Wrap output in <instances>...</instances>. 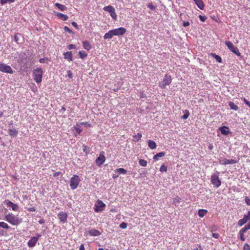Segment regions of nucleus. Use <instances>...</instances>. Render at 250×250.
Wrapping results in <instances>:
<instances>
[{"mask_svg":"<svg viewBox=\"0 0 250 250\" xmlns=\"http://www.w3.org/2000/svg\"><path fill=\"white\" fill-rule=\"evenodd\" d=\"M4 219L13 226H17L22 222V219L19 217L17 215H15L12 213H9L6 214Z\"/></svg>","mask_w":250,"mask_h":250,"instance_id":"1","label":"nucleus"},{"mask_svg":"<svg viewBox=\"0 0 250 250\" xmlns=\"http://www.w3.org/2000/svg\"><path fill=\"white\" fill-rule=\"evenodd\" d=\"M43 71L41 68H37L33 71V79L37 83H40L42 81Z\"/></svg>","mask_w":250,"mask_h":250,"instance_id":"2","label":"nucleus"},{"mask_svg":"<svg viewBox=\"0 0 250 250\" xmlns=\"http://www.w3.org/2000/svg\"><path fill=\"white\" fill-rule=\"evenodd\" d=\"M81 182L79 176L77 175H74L70 180V187L72 190L76 189Z\"/></svg>","mask_w":250,"mask_h":250,"instance_id":"3","label":"nucleus"},{"mask_svg":"<svg viewBox=\"0 0 250 250\" xmlns=\"http://www.w3.org/2000/svg\"><path fill=\"white\" fill-rule=\"evenodd\" d=\"M172 79L171 76L166 74L162 81L159 83V86L162 88H165L166 86L171 83Z\"/></svg>","mask_w":250,"mask_h":250,"instance_id":"4","label":"nucleus"},{"mask_svg":"<svg viewBox=\"0 0 250 250\" xmlns=\"http://www.w3.org/2000/svg\"><path fill=\"white\" fill-rule=\"evenodd\" d=\"M216 173L217 174H214L211 175V182L214 187L218 188L221 186V181L219 177V172L217 171Z\"/></svg>","mask_w":250,"mask_h":250,"instance_id":"5","label":"nucleus"},{"mask_svg":"<svg viewBox=\"0 0 250 250\" xmlns=\"http://www.w3.org/2000/svg\"><path fill=\"white\" fill-rule=\"evenodd\" d=\"M225 44L229 49V50H230L235 55H237L238 56H240L241 55L238 49L235 47L231 42L230 41H226Z\"/></svg>","mask_w":250,"mask_h":250,"instance_id":"6","label":"nucleus"},{"mask_svg":"<svg viewBox=\"0 0 250 250\" xmlns=\"http://www.w3.org/2000/svg\"><path fill=\"white\" fill-rule=\"evenodd\" d=\"M105 207V204H104L102 201L98 200L95 203L94 206V210L96 212H99L104 210Z\"/></svg>","mask_w":250,"mask_h":250,"instance_id":"7","label":"nucleus"},{"mask_svg":"<svg viewBox=\"0 0 250 250\" xmlns=\"http://www.w3.org/2000/svg\"><path fill=\"white\" fill-rule=\"evenodd\" d=\"M0 71L3 73L13 74L14 71L10 65L0 62Z\"/></svg>","mask_w":250,"mask_h":250,"instance_id":"8","label":"nucleus"},{"mask_svg":"<svg viewBox=\"0 0 250 250\" xmlns=\"http://www.w3.org/2000/svg\"><path fill=\"white\" fill-rule=\"evenodd\" d=\"M41 236V235L40 234H37V236L32 237L29 240L27 243V245L29 248H33L34 247L37 243L38 242L39 238Z\"/></svg>","mask_w":250,"mask_h":250,"instance_id":"9","label":"nucleus"},{"mask_svg":"<svg viewBox=\"0 0 250 250\" xmlns=\"http://www.w3.org/2000/svg\"><path fill=\"white\" fill-rule=\"evenodd\" d=\"M219 164L222 165H233L236 164L237 161L233 159H227L225 158H222L219 161Z\"/></svg>","mask_w":250,"mask_h":250,"instance_id":"10","label":"nucleus"},{"mask_svg":"<svg viewBox=\"0 0 250 250\" xmlns=\"http://www.w3.org/2000/svg\"><path fill=\"white\" fill-rule=\"evenodd\" d=\"M4 204L7 207H10L13 211H18L19 210V206L18 205L14 204L9 200H5Z\"/></svg>","mask_w":250,"mask_h":250,"instance_id":"11","label":"nucleus"},{"mask_svg":"<svg viewBox=\"0 0 250 250\" xmlns=\"http://www.w3.org/2000/svg\"><path fill=\"white\" fill-rule=\"evenodd\" d=\"M114 36L123 35L126 32V30L124 27H119L118 28L112 29Z\"/></svg>","mask_w":250,"mask_h":250,"instance_id":"12","label":"nucleus"},{"mask_svg":"<svg viewBox=\"0 0 250 250\" xmlns=\"http://www.w3.org/2000/svg\"><path fill=\"white\" fill-rule=\"evenodd\" d=\"M105 161V157L102 153H100L99 157L95 160V163L98 166H100L104 164Z\"/></svg>","mask_w":250,"mask_h":250,"instance_id":"13","label":"nucleus"},{"mask_svg":"<svg viewBox=\"0 0 250 250\" xmlns=\"http://www.w3.org/2000/svg\"><path fill=\"white\" fill-rule=\"evenodd\" d=\"M60 221L62 223H65L67 221V214L64 212H61L58 215Z\"/></svg>","mask_w":250,"mask_h":250,"instance_id":"14","label":"nucleus"},{"mask_svg":"<svg viewBox=\"0 0 250 250\" xmlns=\"http://www.w3.org/2000/svg\"><path fill=\"white\" fill-rule=\"evenodd\" d=\"M87 233L91 236H98L101 234V232L99 230L94 229L88 230Z\"/></svg>","mask_w":250,"mask_h":250,"instance_id":"15","label":"nucleus"},{"mask_svg":"<svg viewBox=\"0 0 250 250\" xmlns=\"http://www.w3.org/2000/svg\"><path fill=\"white\" fill-rule=\"evenodd\" d=\"M218 130L224 135H228L229 131V128L226 126H222L218 128Z\"/></svg>","mask_w":250,"mask_h":250,"instance_id":"16","label":"nucleus"},{"mask_svg":"<svg viewBox=\"0 0 250 250\" xmlns=\"http://www.w3.org/2000/svg\"><path fill=\"white\" fill-rule=\"evenodd\" d=\"M9 135L12 137H16L18 134V131L14 128H9L8 130Z\"/></svg>","mask_w":250,"mask_h":250,"instance_id":"17","label":"nucleus"},{"mask_svg":"<svg viewBox=\"0 0 250 250\" xmlns=\"http://www.w3.org/2000/svg\"><path fill=\"white\" fill-rule=\"evenodd\" d=\"M197 7L201 10H203L205 4L202 0H193Z\"/></svg>","mask_w":250,"mask_h":250,"instance_id":"18","label":"nucleus"},{"mask_svg":"<svg viewBox=\"0 0 250 250\" xmlns=\"http://www.w3.org/2000/svg\"><path fill=\"white\" fill-rule=\"evenodd\" d=\"M114 36V35L113 30H110L104 34V38L105 40L111 39Z\"/></svg>","mask_w":250,"mask_h":250,"instance_id":"19","label":"nucleus"},{"mask_svg":"<svg viewBox=\"0 0 250 250\" xmlns=\"http://www.w3.org/2000/svg\"><path fill=\"white\" fill-rule=\"evenodd\" d=\"M60 19L62 20V21H65L67 20L68 17L67 15L63 14L62 13L57 12L55 14Z\"/></svg>","mask_w":250,"mask_h":250,"instance_id":"20","label":"nucleus"},{"mask_svg":"<svg viewBox=\"0 0 250 250\" xmlns=\"http://www.w3.org/2000/svg\"><path fill=\"white\" fill-rule=\"evenodd\" d=\"M165 155L166 153L165 152H161L155 155L153 159L155 161H156L159 160V158L163 157L165 156Z\"/></svg>","mask_w":250,"mask_h":250,"instance_id":"21","label":"nucleus"},{"mask_svg":"<svg viewBox=\"0 0 250 250\" xmlns=\"http://www.w3.org/2000/svg\"><path fill=\"white\" fill-rule=\"evenodd\" d=\"M83 48L87 50V51H89L92 48L91 45L90 44V43L87 41H85L83 42Z\"/></svg>","mask_w":250,"mask_h":250,"instance_id":"22","label":"nucleus"},{"mask_svg":"<svg viewBox=\"0 0 250 250\" xmlns=\"http://www.w3.org/2000/svg\"><path fill=\"white\" fill-rule=\"evenodd\" d=\"M64 58L69 61L72 60V54L71 52H66L63 54Z\"/></svg>","mask_w":250,"mask_h":250,"instance_id":"23","label":"nucleus"},{"mask_svg":"<svg viewBox=\"0 0 250 250\" xmlns=\"http://www.w3.org/2000/svg\"><path fill=\"white\" fill-rule=\"evenodd\" d=\"M228 104H229V105L231 109L235 110V111H237L238 110V109H239L238 106L237 105L235 104L234 103H233L232 102H229Z\"/></svg>","mask_w":250,"mask_h":250,"instance_id":"24","label":"nucleus"},{"mask_svg":"<svg viewBox=\"0 0 250 250\" xmlns=\"http://www.w3.org/2000/svg\"><path fill=\"white\" fill-rule=\"evenodd\" d=\"M148 146L151 149H154L156 148V146H157V145L156 144V143L152 141V140H149L148 141Z\"/></svg>","mask_w":250,"mask_h":250,"instance_id":"25","label":"nucleus"},{"mask_svg":"<svg viewBox=\"0 0 250 250\" xmlns=\"http://www.w3.org/2000/svg\"><path fill=\"white\" fill-rule=\"evenodd\" d=\"M55 6L62 11H64L67 9L66 6L59 3H55Z\"/></svg>","mask_w":250,"mask_h":250,"instance_id":"26","label":"nucleus"},{"mask_svg":"<svg viewBox=\"0 0 250 250\" xmlns=\"http://www.w3.org/2000/svg\"><path fill=\"white\" fill-rule=\"evenodd\" d=\"M210 56L214 58L217 62L219 63L222 62V58L219 56L212 53L210 54Z\"/></svg>","mask_w":250,"mask_h":250,"instance_id":"27","label":"nucleus"},{"mask_svg":"<svg viewBox=\"0 0 250 250\" xmlns=\"http://www.w3.org/2000/svg\"><path fill=\"white\" fill-rule=\"evenodd\" d=\"M208 211L205 209H199L198 211V215L200 217H203L207 213Z\"/></svg>","mask_w":250,"mask_h":250,"instance_id":"28","label":"nucleus"},{"mask_svg":"<svg viewBox=\"0 0 250 250\" xmlns=\"http://www.w3.org/2000/svg\"><path fill=\"white\" fill-rule=\"evenodd\" d=\"M142 137V134L140 133H138L137 134L133 136V141L135 142H137L141 139Z\"/></svg>","mask_w":250,"mask_h":250,"instance_id":"29","label":"nucleus"},{"mask_svg":"<svg viewBox=\"0 0 250 250\" xmlns=\"http://www.w3.org/2000/svg\"><path fill=\"white\" fill-rule=\"evenodd\" d=\"M0 227H1L6 229H9L10 228V226L6 223L4 222H0Z\"/></svg>","mask_w":250,"mask_h":250,"instance_id":"30","label":"nucleus"},{"mask_svg":"<svg viewBox=\"0 0 250 250\" xmlns=\"http://www.w3.org/2000/svg\"><path fill=\"white\" fill-rule=\"evenodd\" d=\"M115 171L117 172L119 174H126L127 170L123 168H119L117 169Z\"/></svg>","mask_w":250,"mask_h":250,"instance_id":"31","label":"nucleus"},{"mask_svg":"<svg viewBox=\"0 0 250 250\" xmlns=\"http://www.w3.org/2000/svg\"><path fill=\"white\" fill-rule=\"evenodd\" d=\"M113 9H114V8L111 5L105 6L103 8L104 11H107V12H109V13L111 12V11H112V10Z\"/></svg>","mask_w":250,"mask_h":250,"instance_id":"32","label":"nucleus"},{"mask_svg":"<svg viewBox=\"0 0 250 250\" xmlns=\"http://www.w3.org/2000/svg\"><path fill=\"white\" fill-rule=\"evenodd\" d=\"M247 222L246 221V220L243 218L241 219H240L238 222V225L239 227H242L245 224H246Z\"/></svg>","mask_w":250,"mask_h":250,"instance_id":"33","label":"nucleus"},{"mask_svg":"<svg viewBox=\"0 0 250 250\" xmlns=\"http://www.w3.org/2000/svg\"><path fill=\"white\" fill-rule=\"evenodd\" d=\"M181 198L178 196L175 197L173 199V202L175 204V205L177 206L181 202Z\"/></svg>","mask_w":250,"mask_h":250,"instance_id":"34","label":"nucleus"},{"mask_svg":"<svg viewBox=\"0 0 250 250\" xmlns=\"http://www.w3.org/2000/svg\"><path fill=\"white\" fill-rule=\"evenodd\" d=\"M250 229V227L248 225L245 226L244 228H243L241 229H240V231L242 233H245L248 230Z\"/></svg>","mask_w":250,"mask_h":250,"instance_id":"35","label":"nucleus"},{"mask_svg":"<svg viewBox=\"0 0 250 250\" xmlns=\"http://www.w3.org/2000/svg\"><path fill=\"white\" fill-rule=\"evenodd\" d=\"M15 0H0V3L1 5H4L6 3H12L15 1Z\"/></svg>","mask_w":250,"mask_h":250,"instance_id":"36","label":"nucleus"},{"mask_svg":"<svg viewBox=\"0 0 250 250\" xmlns=\"http://www.w3.org/2000/svg\"><path fill=\"white\" fill-rule=\"evenodd\" d=\"M21 36V34H18V33L16 34L15 35V36H14V41H15L16 43H19V40H20V38Z\"/></svg>","mask_w":250,"mask_h":250,"instance_id":"37","label":"nucleus"},{"mask_svg":"<svg viewBox=\"0 0 250 250\" xmlns=\"http://www.w3.org/2000/svg\"><path fill=\"white\" fill-rule=\"evenodd\" d=\"M79 54L80 55V58L82 59H83L86 57L87 55V54L84 51H79Z\"/></svg>","mask_w":250,"mask_h":250,"instance_id":"38","label":"nucleus"},{"mask_svg":"<svg viewBox=\"0 0 250 250\" xmlns=\"http://www.w3.org/2000/svg\"><path fill=\"white\" fill-rule=\"evenodd\" d=\"M139 163L140 165H141L142 167H146V166L147 165V162L146 160L143 159L140 160L139 161Z\"/></svg>","mask_w":250,"mask_h":250,"instance_id":"39","label":"nucleus"},{"mask_svg":"<svg viewBox=\"0 0 250 250\" xmlns=\"http://www.w3.org/2000/svg\"><path fill=\"white\" fill-rule=\"evenodd\" d=\"M83 150L86 154H88L89 152V148L83 145Z\"/></svg>","mask_w":250,"mask_h":250,"instance_id":"40","label":"nucleus"},{"mask_svg":"<svg viewBox=\"0 0 250 250\" xmlns=\"http://www.w3.org/2000/svg\"><path fill=\"white\" fill-rule=\"evenodd\" d=\"M189 115V112L188 110L185 111V113L184 115L182 116V118L183 119H187Z\"/></svg>","mask_w":250,"mask_h":250,"instance_id":"41","label":"nucleus"},{"mask_svg":"<svg viewBox=\"0 0 250 250\" xmlns=\"http://www.w3.org/2000/svg\"><path fill=\"white\" fill-rule=\"evenodd\" d=\"M243 218L247 222L250 220V211H249L247 215H244Z\"/></svg>","mask_w":250,"mask_h":250,"instance_id":"42","label":"nucleus"},{"mask_svg":"<svg viewBox=\"0 0 250 250\" xmlns=\"http://www.w3.org/2000/svg\"><path fill=\"white\" fill-rule=\"evenodd\" d=\"M167 170V167L164 165H162L160 168V171L161 172H166Z\"/></svg>","mask_w":250,"mask_h":250,"instance_id":"43","label":"nucleus"},{"mask_svg":"<svg viewBox=\"0 0 250 250\" xmlns=\"http://www.w3.org/2000/svg\"><path fill=\"white\" fill-rule=\"evenodd\" d=\"M147 7L150 9L151 10H154L156 9V6H154L152 3H148Z\"/></svg>","mask_w":250,"mask_h":250,"instance_id":"44","label":"nucleus"},{"mask_svg":"<svg viewBox=\"0 0 250 250\" xmlns=\"http://www.w3.org/2000/svg\"><path fill=\"white\" fill-rule=\"evenodd\" d=\"M127 226V223H126L125 222H122L120 225V228L122 229H124L126 228Z\"/></svg>","mask_w":250,"mask_h":250,"instance_id":"45","label":"nucleus"},{"mask_svg":"<svg viewBox=\"0 0 250 250\" xmlns=\"http://www.w3.org/2000/svg\"><path fill=\"white\" fill-rule=\"evenodd\" d=\"M63 29H64V30L65 32H68V33H69L70 34H73V33L71 29H70L67 26H65Z\"/></svg>","mask_w":250,"mask_h":250,"instance_id":"46","label":"nucleus"},{"mask_svg":"<svg viewBox=\"0 0 250 250\" xmlns=\"http://www.w3.org/2000/svg\"><path fill=\"white\" fill-rule=\"evenodd\" d=\"M245 201L247 205L250 206V198L249 197L246 196L245 197Z\"/></svg>","mask_w":250,"mask_h":250,"instance_id":"47","label":"nucleus"},{"mask_svg":"<svg viewBox=\"0 0 250 250\" xmlns=\"http://www.w3.org/2000/svg\"><path fill=\"white\" fill-rule=\"evenodd\" d=\"M244 233H241L240 231H239V234L240 235V239L242 241H244L245 240V238L244 236Z\"/></svg>","mask_w":250,"mask_h":250,"instance_id":"48","label":"nucleus"},{"mask_svg":"<svg viewBox=\"0 0 250 250\" xmlns=\"http://www.w3.org/2000/svg\"><path fill=\"white\" fill-rule=\"evenodd\" d=\"M75 129H76L77 133L79 134H80L82 131V129L81 128V127L80 126H76L75 127Z\"/></svg>","mask_w":250,"mask_h":250,"instance_id":"49","label":"nucleus"},{"mask_svg":"<svg viewBox=\"0 0 250 250\" xmlns=\"http://www.w3.org/2000/svg\"><path fill=\"white\" fill-rule=\"evenodd\" d=\"M243 250H250V247L248 244L246 243L245 244L244 248H243Z\"/></svg>","mask_w":250,"mask_h":250,"instance_id":"50","label":"nucleus"},{"mask_svg":"<svg viewBox=\"0 0 250 250\" xmlns=\"http://www.w3.org/2000/svg\"><path fill=\"white\" fill-rule=\"evenodd\" d=\"M199 18L200 19V20H201V21H205L206 19H207V17H205V16H201V15H199Z\"/></svg>","mask_w":250,"mask_h":250,"instance_id":"51","label":"nucleus"},{"mask_svg":"<svg viewBox=\"0 0 250 250\" xmlns=\"http://www.w3.org/2000/svg\"><path fill=\"white\" fill-rule=\"evenodd\" d=\"M110 16H111V17H112V18L113 19H114V20H116V19H117V14H116V13L115 11L114 13H113V14H111V15H110Z\"/></svg>","mask_w":250,"mask_h":250,"instance_id":"52","label":"nucleus"},{"mask_svg":"<svg viewBox=\"0 0 250 250\" xmlns=\"http://www.w3.org/2000/svg\"><path fill=\"white\" fill-rule=\"evenodd\" d=\"M67 77H69V78H72V72L70 70H68L67 71Z\"/></svg>","mask_w":250,"mask_h":250,"instance_id":"53","label":"nucleus"},{"mask_svg":"<svg viewBox=\"0 0 250 250\" xmlns=\"http://www.w3.org/2000/svg\"><path fill=\"white\" fill-rule=\"evenodd\" d=\"M71 24L76 29H79L78 25L76 22L73 21Z\"/></svg>","mask_w":250,"mask_h":250,"instance_id":"54","label":"nucleus"},{"mask_svg":"<svg viewBox=\"0 0 250 250\" xmlns=\"http://www.w3.org/2000/svg\"><path fill=\"white\" fill-rule=\"evenodd\" d=\"M244 102L245 104L250 107V102L246 100L245 98L244 99Z\"/></svg>","mask_w":250,"mask_h":250,"instance_id":"55","label":"nucleus"},{"mask_svg":"<svg viewBox=\"0 0 250 250\" xmlns=\"http://www.w3.org/2000/svg\"><path fill=\"white\" fill-rule=\"evenodd\" d=\"M68 48L69 49H73L75 48V45L72 44H70L68 45Z\"/></svg>","mask_w":250,"mask_h":250,"instance_id":"56","label":"nucleus"},{"mask_svg":"<svg viewBox=\"0 0 250 250\" xmlns=\"http://www.w3.org/2000/svg\"><path fill=\"white\" fill-rule=\"evenodd\" d=\"M212 236L213 237H214L215 238H218L219 236V234L218 233H213L212 234Z\"/></svg>","mask_w":250,"mask_h":250,"instance_id":"57","label":"nucleus"},{"mask_svg":"<svg viewBox=\"0 0 250 250\" xmlns=\"http://www.w3.org/2000/svg\"><path fill=\"white\" fill-rule=\"evenodd\" d=\"M45 60H47V58H41L40 60H39V62L40 63H44L45 62Z\"/></svg>","mask_w":250,"mask_h":250,"instance_id":"58","label":"nucleus"},{"mask_svg":"<svg viewBox=\"0 0 250 250\" xmlns=\"http://www.w3.org/2000/svg\"><path fill=\"white\" fill-rule=\"evenodd\" d=\"M61 174H62L61 172L58 171V172H55V173L54 174L53 176H54V177H57V176H59V175H61Z\"/></svg>","mask_w":250,"mask_h":250,"instance_id":"59","label":"nucleus"},{"mask_svg":"<svg viewBox=\"0 0 250 250\" xmlns=\"http://www.w3.org/2000/svg\"><path fill=\"white\" fill-rule=\"evenodd\" d=\"M189 25V22L188 21H184L183 22V26L186 27Z\"/></svg>","mask_w":250,"mask_h":250,"instance_id":"60","label":"nucleus"},{"mask_svg":"<svg viewBox=\"0 0 250 250\" xmlns=\"http://www.w3.org/2000/svg\"><path fill=\"white\" fill-rule=\"evenodd\" d=\"M28 210L30 211H35L36 208L34 207L30 208L28 209Z\"/></svg>","mask_w":250,"mask_h":250,"instance_id":"61","label":"nucleus"},{"mask_svg":"<svg viewBox=\"0 0 250 250\" xmlns=\"http://www.w3.org/2000/svg\"><path fill=\"white\" fill-rule=\"evenodd\" d=\"M79 250H85V249H84V245L83 244H82L80 247H79Z\"/></svg>","mask_w":250,"mask_h":250,"instance_id":"62","label":"nucleus"},{"mask_svg":"<svg viewBox=\"0 0 250 250\" xmlns=\"http://www.w3.org/2000/svg\"><path fill=\"white\" fill-rule=\"evenodd\" d=\"M140 97L141 98H144L146 97V95L145 94H144L143 93H141L140 95Z\"/></svg>","mask_w":250,"mask_h":250,"instance_id":"63","label":"nucleus"},{"mask_svg":"<svg viewBox=\"0 0 250 250\" xmlns=\"http://www.w3.org/2000/svg\"><path fill=\"white\" fill-rule=\"evenodd\" d=\"M38 222H39V224H42L44 223V220L43 219H41L39 220Z\"/></svg>","mask_w":250,"mask_h":250,"instance_id":"64","label":"nucleus"}]
</instances>
